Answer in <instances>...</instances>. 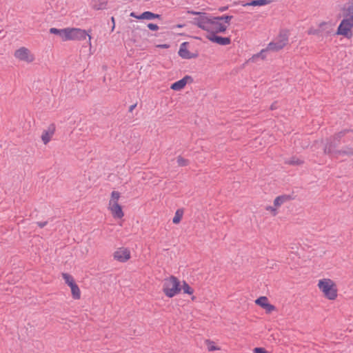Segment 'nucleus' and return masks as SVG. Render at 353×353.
<instances>
[{
	"mask_svg": "<svg viewBox=\"0 0 353 353\" xmlns=\"http://www.w3.org/2000/svg\"><path fill=\"white\" fill-rule=\"evenodd\" d=\"M303 161L299 159H293L290 161V164L292 165H301Z\"/></svg>",
	"mask_w": 353,
	"mask_h": 353,
	"instance_id": "obj_29",
	"label": "nucleus"
},
{
	"mask_svg": "<svg viewBox=\"0 0 353 353\" xmlns=\"http://www.w3.org/2000/svg\"><path fill=\"white\" fill-rule=\"evenodd\" d=\"M112 256L118 262L125 263L130 259L131 252L128 248L119 247L114 252Z\"/></svg>",
	"mask_w": 353,
	"mask_h": 353,
	"instance_id": "obj_11",
	"label": "nucleus"
},
{
	"mask_svg": "<svg viewBox=\"0 0 353 353\" xmlns=\"http://www.w3.org/2000/svg\"><path fill=\"white\" fill-rule=\"evenodd\" d=\"M179 55L181 58L186 59H189L194 58L196 57L188 50V43H186V42H184L181 44L180 48L179 50Z\"/></svg>",
	"mask_w": 353,
	"mask_h": 353,
	"instance_id": "obj_18",
	"label": "nucleus"
},
{
	"mask_svg": "<svg viewBox=\"0 0 353 353\" xmlns=\"http://www.w3.org/2000/svg\"><path fill=\"white\" fill-rule=\"evenodd\" d=\"M63 31L64 28L58 29L56 28H51L49 30L50 33L59 36L61 41L63 35Z\"/></svg>",
	"mask_w": 353,
	"mask_h": 353,
	"instance_id": "obj_26",
	"label": "nucleus"
},
{
	"mask_svg": "<svg viewBox=\"0 0 353 353\" xmlns=\"http://www.w3.org/2000/svg\"><path fill=\"white\" fill-rule=\"evenodd\" d=\"M37 225L40 228H43L47 225V222H46V221L45 222H38Z\"/></svg>",
	"mask_w": 353,
	"mask_h": 353,
	"instance_id": "obj_32",
	"label": "nucleus"
},
{
	"mask_svg": "<svg viewBox=\"0 0 353 353\" xmlns=\"http://www.w3.org/2000/svg\"><path fill=\"white\" fill-rule=\"evenodd\" d=\"M55 132V126L52 125L43 131L41 139L44 145H47L52 139Z\"/></svg>",
	"mask_w": 353,
	"mask_h": 353,
	"instance_id": "obj_15",
	"label": "nucleus"
},
{
	"mask_svg": "<svg viewBox=\"0 0 353 353\" xmlns=\"http://www.w3.org/2000/svg\"><path fill=\"white\" fill-rule=\"evenodd\" d=\"M14 57L19 62L30 64L34 62L36 57L30 49L21 46L14 52Z\"/></svg>",
	"mask_w": 353,
	"mask_h": 353,
	"instance_id": "obj_7",
	"label": "nucleus"
},
{
	"mask_svg": "<svg viewBox=\"0 0 353 353\" xmlns=\"http://www.w3.org/2000/svg\"><path fill=\"white\" fill-rule=\"evenodd\" d=\"M343 17L353 21V0H349L343 8Z\"/></svg>",
	"mask_w": 353,
	"mask_h": 353,
	"instance_id": "obj_16",
	"label": "nucleus"
},
{
	"mask_svg": "<svg viewBox=\"0 0 353 353\" xmlns=\"http://www.w3.org/2000/svg\"><path fill=\"white\" fill-rule=\"evenodd\" d=\"M353 21L343 17L336 31V35L342 36L347 39L352 37Z\"/></svg>",
	"mask_w": 353,
	"mask_h": 353,
	"instance_id": "obj_9",
	"label": "nucleus"
},
{
	"mask_svg": "<svg viewBox=\"0 0 353 353\" xmlns=\"http://www.w3.org/2000/svg\"><path fill=\"white\" fill-rule=\"evenodd\" d=\"M112 21L114 22V17H112Z\"/></svg>",
	"mask_w": 353,
	"mask_h": 353,
	"instance_id": "obj_37",
	"label": "nucleus"
},
{
	"mask_svg": "<svg viewBox=\"0 0 353 353\" xmlns=\"http://www.w3.org/2000/svg\"><path fill=\"white\" fill-rule=\"evenodd\" d=\"M206 38L215 43L219 44L221 46H227L230 44L231 39L229 37H222L217 36V34H207Z\"/></svg>",
	"mask_w": 353,
	"mask_h": 353,
	"instance_id": "obj_14",
	"label": "nucleus"
},
{
	"mask_svg": "<svg viewBox=\"0 0 353 353\" xmlns=\"http://www.w3.org/2000/svg\"><path fill=\"white\" fill-rule=\"evenodd\" d=\"M157 47L158 48H169V45H168V44H161V45H158Z\"/></svg>",
	"mask_w": 353,
	"mask_h": 353,
	"instance_id": "obj_33",
	"label": "nucleus"
},
{
	"mask_svg": "<svg viewBox=\"0 0 353 353\" xmlns=\"http://www.w3.org/2000/svg\"><path fill=\"white\" fill-rule=\"evenodd\" d=\"M289 32L288 30H282L276 39L270 42L267 47V50L279 51L283 49L288 43Z\"/></svg>",
	"mask_w": 353,
	"mask_h": 353,
	"instance_id": "obj_8",
	"label": "nucleus"
},
{
	"mask_svg": "<svg viewBox=\"0 0 353 353\" xmlns=\"http://www.w3.org/2000/svg\"><path fill=\"white\" fill-rule=\"evenodd\" d=\"M307 33L308 34H315L317 33V32L316 30H310Z\"/></svg>",
	"mask_w": 353,
	"mask_h": 353,
	"instance_id": "obj_34",
	"label": "nucleus"
},
{
	"mask_svg": "<svg viewBox=\"0 0 353 353\" xmlns=\"http://www.w3.org/2000/svg\"><path fill=\"white\" fill-rule=\"evenodd\" d=\"M205 344L206 345L207 350L209 352L212 351H219L221 350V347H219L214 341L207 339L205 341Z\"/></svg>",
	"mask_w": 353,
	"mask_h": 353,
	"instance_id": "obj_21",
	"label": "nucleus"
},
{
	"mask_svg": "<svg viewBox=\"0 0 353 353\" xmlns=\"http://www.w3.org/2000/svg\"><path fill=\"white\" fill-rule=\"evenodd\" d=\"M130 15L134 18L137 19L152 20L154 19L160 18L159 14H154V13H152L149 11L144 12L140 15H137L134 12H131Z\"/></svg>",
	"mask_w": 353,
	"mask_h": 353,
	"instance_id": "obj_17",
	"label": "nucleus"
},
{
	"mask_svg": "<svg viewBox=\"0 0 353 353\" xmlns=\"http://www.w3.org/2000/svg\"><path fill=\"white\" fill-rule=\"evenodd\" d=\"M315 144L323 145L324 153L327 154L337 156L342 152V151L338 150L339 141L336 138H331L325 141H316ZM345 152L347 150L343 151V153L347 154Z\"/></svg>",
	"mask_w": 353,
	"mask_h": 353,
	"instance_id": "obj_6",
	"label": "nucleus"
},
{
	"mask_svg": "<svg viewBox=\"0 0 353 353\" xmlns=\"http://www.w3.org/2000/svg\"><path fill=\"white\" fill-rule=\"evenodd\" d=\"M87 32L85 30L79 28H64L62 41H83L85 39Z\"/></svg>",
	"mask_w": 353,
	"mask_h": 353,
	"instance_id": "obj_5",
	"label": "nucleus"
},
{
	"mask_svg": "<svg viewBox=\"0 0 353 353\" xmlns=\"http://www.w3.org/2000/svg\"><path fill=\"white\" fill-rule=\"evenodd\" d=\"M192 14L198 15L194 18V23L205 31L207 34L223 33L230 26L232 16L224 15L221 17H212L205 13L189 12Z\"/></svg>",
	"mask_w": 353,
	"mask_h": 353,
	"instance_id": "obj_1",
	"label": "nucleus"
},
{
	"mask_svg": "<svg viewBox=\"0 0 353 353\" xmlns=\"http://www.w3.org/2000/svg\"><path fill=\"white\" fill-rule=\"evenodd\" d=\"M121 193L118 191L113 190L110 193L108 201V210L112 216L115 219H121L124 216L123 208L119 203Z\"/></svg>",
	"mask_w": 353,
	"mask_h": 353,
	"instance_id": "obj_4",
	"label": "nucleus"
},
{
	"mask_svg": "<svg viewBox=\"0 0 353 353\" xmlns=\"http://www.w3.org/2000/svg\"><path fill=\"white\" fill-rule=\"evenodd\" d=\"M254 303L256 305L263 308L266 314H271L273 312L276 311V307L270 303L267 296H259L254 301Z\"/></svg>",
	"mask_w": 353,
	"mask_h": 353,
	"instance_id": "obj_12",
	"label": "nucleus"
},
{
	"mask_svg": "<svg viewBox=\"0 0 353 353\" xmlns=\"http://www.w3.org/2000/svg\"><path fill=\"white\" fill-rule=\"evenodd\" d=\"M192 82V79L190 76L186 75L183 79L173 83L170 88L175 91H179L183 89L188 83Z\"/></svg>",
	"mask_w": 353,
	"mask_h": 353,
	"instance_id": "obj_13",
	"label": "nucleus"
},
{
	"mask_svg": "<svg viewBox=\"0 0 353 353\" xmlns=\"http://www.w3.org/2000/svg\"><path fill=\"white\" fill-rule=\"evenodd\" d=\"M176 162L179 166H187L189 164L188 160L181 156L177 157Z\"/></svg>",
	"mask_w": 353,
	"mask_h": 353,
	"instance_id": "obj_28",
	"label": "nucleus"
},
{
	"mask_svg": "<svg viewBox=\"0 0 353 353\" xmlns=\"http://www.w3.org/2000/svg\"><path fill=\"white\" fill-rule=\"evenodd\" d=\"M331 26L332 24L329 21H323L318 23L319 30L321 32L327 30L328 28H331Z\"/></svg>",
	"mask_w": 353,
	"mask_h": 353,
	"instance_id": "obj_25",
	"label": "nucleus"
},
{
	"mask_svg": "<svg viewBox=\"0 0 353 353\" xmlns=\"http://www.w3.org/2000/svg\"><path fill=\"white\" fill-rule=\"evenodd\" d=\"M183 213L184 212L183 209L176 210L172 219V223L176 225L179 224L182 220Z\"/></svg>",
	"mask_w": 353,
	"mask_h": 353,
	"instance_id": "obj_23",
	"label": "nucleus"
},
{
	"mask_svg": "<svg viewBox=\"0 0 353 353\" xmlns=\"http://www.w3.org/2000/svg\"><path fill=\"white\" fill-rule=\"evenodd\" d=\"M181 281L174 275L164 278L161 282V291L165 297L171 299L181 293Z\"/></svg>",
	"mask_w": 353,
	"mask_h": 353,
	"instance_id": "obj_3",
	"label": "nucleus"
},
{
	"mask_svg": "<svg viewBox=\"0 0 353 353\" xmlns=\"http://www.w3.org/2000/svg\"><path fill=\"white\" fill-rule=\"evenodd\" d=\"M87 36H88V38H89L88 45H89V46H90V47H91V46H92V43H91V39H92V37H91V36H90V34H87Z\"/></svg>",
	"mask_w": 353,
	"mask_h": 353,
	"instance_id": "obj_35",
	"label": "nucleus"
},
{
	"mask_svg": "<svg viewBox=\"0 0 353 353\" xmlns=\"http://www.w3.org/2000/svg\"><path fill=\"white\" fill-rule=\"evenodd\" d=\"M317 288L322 296L327 301H334L339 296V287L336 281L329 277H322L317 281Z\"/></svg>",
	"mask_w": 353,
	"mask_h": 353,
	"instance_id": "obj_2",
	"label": "nucleus"
},
{
	"mask_svg": "<svg viewBox=\"0 0 353 353\" xmlns=\"http://www.w3.org/2000/svg\"><path fill=\"white\" fill-rule=\"evenodd\" d=\"M181 292L183 291V292L185 294H188L189 296H191L192 301H194L196 299V297L193 295L194 294V289L185 281H183L181 282Z\"/></svg>",
	"mask_w": 353,
	"mask_h": 353,
	"instance_id": "obj_19",
	"label": "nucleus"
},
{
	"mask_svg": "<svg viewBox=\"0 0 353 353\" xmlns=\"http://www.w3.org/2000/svg\"><path fill=\"white\" fill-rule=\"evenodd\" d=\"M182 26H181V25H179V26H178V27H179V28H181Z\"/></svg>",
	"mask_w": 353,
	"mask_h": 353,
	"instance_id": "obj_38",
	"label": "nucleus"
},
{
	"mask_svg": "<svg viewBox=\"0 0 353 353\" xmlns=\"http://www.w3.org/2000/svg\"><path fill=\"white\" fill-rule=\"evenodd\" d=\"M148 28L151 30H159V26L156 24H154V23H148Z\"/></svg>",
	"mask_w": 353,
	"mask_h": 353,
	"instance_id": "obj_31",
	"label": "nucleus"
},
{
	"mask_svg": "<svg viewBox=\"0 0 353 353\" xmlns=\"http://www.w3.org/2000/svg\"><path fill=\"white\" fill-rule=\"evenodd\" d=\"M345 152L347 154H353V148L349 149V150Z\"/></svg>",
	"mask_w": 353,
	"mask_h": 353,
	"instance_id": "obj_36",
	"label": "nucleus"
},
{
	"mask_svg": "<svg viewBox=\"0 0 353 353\" xmlns=\"http://www.w3.org/2000/svg\"><path fill=\"white\" fill-rule=\"evenodd\" d=\"M252 352L253 353H268L263 347H255Z\"/></svg>",
	"mask_w": 353,
	"mask_h": 353,
	"instance_id": "obj_30",
	"label": "nucleus"
},
{
	"mask_svg": "<svg viewBox=\"0 0 353 353\" xmlns=\"http://www.w3.org/2000/svg\"><path fill=\"white\" fill-rule=\"evenodd\" d=\"M269 3L268 0H253L249 3L243 4V6H262Z\"/></svg>",
	"mask_w": 353,
	"mask_h": 353,
	"instance_id": "obj_24",
	"label": "nucleus"
},
{
	"mask_svg": "<svg viewBox=\"0 0 353 353\" xmlns=\"http://www.w3.org/2000/svg\"><path fill=\"white\" fill-rule=\"evenodd\" d=\"M92 8L96 10H103L106 8L107 1L100 0H93L92 3Z\"/></svg>",
	"mask_w": 353,
	"mask_h": 353,
	"instance_id": "obj_22",
	"label": "nucleus"
},
{
	"mask_svg": "<svg viewBox=\"0 0 353 353\" xmlns=\"http://www.w3.org/2000/svg\"><path fill=\"white\" fill-rule=\"evenodd\" d=\"M290 199L289 196L287 195H281L276 196L274 200L273 205L276 207L278 209L286 201Z\"/></svg>",
	"mask_w": 353,
	"mask_h": 353,
	"instance_id": "obj_20",
	"label": "nucleus"
},
{
	"mask_svg": "<svg viewBox=\"0 0 353 353\" xmlns=\"http://www.w3.org/2000/svg\"><path fill=\"white\" fill-rule=\"evenodd\" d=\"M266 211H268L272 216H276L278 214V208L273 205H268L265 207Z\"/></svg>",
	"mask_w": 353,
	"mask_h": 353,
	"instance_id": "obj_27",
	"label": "nucleus"
},
{
	"mask_svg": "<svg viewBox=\"0 0 353 353\" xmlns=\"http://www.w3.org/2000/svg\"><path fill=\"white\" fill-rule=\"evenodd\" d=\"M61 276L65 283L70 288L71 295L73 299L79 300L81 299V290L77 284L74 277L68 273L63 272Z\"/></svg>",
	"mask_w": 353,
	"mask_h": 353,
	"instance_id": "obj_10",
	"label": "nucleus"
}]
</instances>
